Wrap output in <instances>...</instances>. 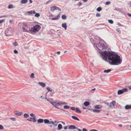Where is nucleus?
Listing matches in <instances>:
<instances>
[{
    "label": "nucleus",
    "instance_id": "33",
    "mask_svg": "<svg viewBox=\"0 0 131 131\" xmlns=\"http://www.w3.org/2000/svg\"><path fill=\"white\" fill-rule=\"evenodd\" d=\"M70 106L68 105H65L64 106V108L65 109H69L70 108Z\"/></svg>",
    "mask_w": 131,
    "mask_h": 131
},
{
    "label": "nucleus",
    "instance_id": "9",
    "mask_svg": "<svg viewBox=\"0 0 131 131\" xmlns=\"http://www.w3.org/2000/svg\"><path fill=\"white\" fill-rule=\"evenodd\" d=\"M115 102L114 101H113L110 103V105L109 106V107L111 108L113 107L115 105Z\"/></svg>",
    "mask_w": 131,
    "mask_h": 131
},
{
    "label": "nucleus",
    "instance_id": "31",
    "mask_svg": "<svg viewBox=\"0 0 131 131\" xmlns=\"http://www.w3.org/2000/svg\"><path fill=\"white\" fill-rule=\"evenodd\" d=\"M56 126H54L53 125V126H52L51 125H50V127H53V129H54V130H56V129H57V127H56Z\"/></svg>",
    "mask_w": 131,
    "mask_h": 131
},
{
    "label": "nucleus",
    "instance_id": "35",
    "mask_svg": "<svg viewBox=\"0 0 131 131\" xmlns=\"http://www.w3.org/2000/svg\"><path fill=\"white\" fill-rule=\"evenodd\" d=\"M32 119L33 120V122H35L37 121V120L36 119V116L35 117H33L32 118Z\"/></svg>",
    "mask_w": 131,
    "mask_h": 131
},
{
    "label": "nucleus",
    "instance_id": "55",
    "mask_svg": "<svg viewBox=\"0 0 131 131\" xmlns=\"http://www.w3.org/2000/svg\"><path fill=\"white\" fill-rule=\"evenodd\" d=\"M67 126H65L64 127V129L65 130L67 129Z\"/></svg>",
    "mask_w": 131,
    "mask_h": 131
},
{
    "label": "nucleus",
    "instance_id": "13",
    "mask_svg": "<svg viewBox=\"0 0 131 131\" xmlns=\"http://www.w3.org/2000/svg\"><path fill=\"white\" fill-rule=\"evenodd\" d=\"M125 109L129 110L131 109V105H126L125 107Z\"/></svg>",
    "mask_w": 131,
    "mask_h": 131
},
{
    "label": "nucleus",
    "instance_id": "10",
    "mask_svg": "<svg viewBox=\"0 0 131 131\" xmlns=\"http://www.w3.org/2000/svg\"><path fill=\"white\" fill-rule=\"evenodd\" d=\"M22 29L23 31L24 32H30V30H29L30 29V28H29V29H28V28H27V29H26L25 27H22Z\"/></svg>",
    "mask_w": 131,
    "mask_h": 131
},
{
    "label": "nucleus",
    "instance_id": "14",
    "mask_svg": "<svg viewBox=\"0 0 131 131\" xmlns=\"http://www.w3.org/2000/svg\"><path fill=\"white\" fill-rule=\"evenodd\" d=\"M57 9V7L56 6H54L51 7V8L50 10L52 12H53L55 10Z\"/></svg>",
    "mask_w": 131,
    "mask_h": 131
},
{
    "label": "nucleus",
    "instance_id": "52",
    "mask_svg": "<svg viewBox=\"0 0 131 131\" xmlns=\"http://www.w3.org/2000/svg\"><path fill=\"white\" fill-rule=\"evenodd\" d=\"M90 131H98L96 129H91V130H90Z\"/></svg>",
    "mask_w": 131,
    "mask_h": 131
},
{
    "label": "nucleus",
    "instance_id": "60",
    "mask_svg": "<svg viewBox=\"0 0 131 131\" xmlns=\"http://www.w3.org/2000/svg\"><path fill=\"white\" fill-rule=\"evenodd\" d=\"M128 16L129 17L131 16V14H128Z\"/></svg>",
    "mask_w": 131,
    "mask_h": 131
},
{
    "label": "nucleus",
    "instance_id": "63",
    "mask_svg": "<svg viewBox=\"0 0 131 131\" xmlns=\"http://www.w3.org/2000/svg\"><path fill=\"white\" fill-rule=\"evenodd\" d=\"M119 126L120 127H122V124H119Z\"/></svg>",
    "mask_w": 131,
    "mask_h": 131
},
{
    "label": "nucleus",
    "instance_id": "23",
    "mask_svg": "<svg viewBox=\"0 0 131 131\" xmlns=\"http://www.w3.org/2000/svg\"><path fill=\"white\" fill-rule=\"evenodd\" d=\"M72 117L74 119L77 120L78 121H80V120L77 117L74 116H72Z\"/></svg>",
    "mask_w": 131,
    "mask_h": 131
},
{
    "label": "nucleus",
    "instance_id": "20",
    "mask_svg": "<svg viewBox=\"0 0 131 131\" xmlns=\"http://www.w3.org/2000/svg\"><path fill=\"white\" fill-rule=\"evenodd\" d=\"M92 111L95 112L99 113L100 112V110H97L96 109H92Z\"/></svg>",
    "mask_w": 131,
    "mask_h": 131
},
{
    "label": "nucleus",
    "instance_id": "28",
    "mask_svg": "<svg viewBox=\"0 0 131 131\" xmlns=\"http://www.w3.org/2000/svg\"><path fill=\"white\" fill-rule=\"evenodd\" d=\"M111 69H108L107 70H104V72L105 73H108L110 72L111 71Z\"/></svg>",
    "mask_w": 131,
    "mask_h": 131
},
{
    "label": "nucleus",
    "instance_id": "17",
    "mask_svg": "<svg viewBox=\"0 0 131 131\" xmlns=\"http://www.w3.org/2000/svg\"><path fill=\"white\" fill-rule=\"evenodd\" d=\"M102 107V106L101 105H97L95 106V108L97 109H100Z\"/></svg>",
    "mask_w": 131,
    "mask_h": 131
},
{
    "label": "nucleus",
    "instance_id": "18",
    "mask_svg": "<svg viewBox=\"0 0 131 131\" xmlns=\"http://www.w3.org/2000/svg\"><path fill=\"white\" fill-rule=\"evenodd\" d=\"M27 0H21V4H26L28 2Z\"/></svg>",
    "mask_w": 131,
    "mask_h": 131
},
{
    "label": "nucleus",
    "instance_id": "49",
    "mask_svg": "<svg viewBox=\"0 0 131 131\" xmlns=\"http://www.w3.org/2000/svg\"><path fill=\"white\" fill-rule=\"evenodd\" d=\"M96 17H99L100 16V14L99 13H97L96 14Z\"/></svg>",
    "mask_w": 131,
    "mask_h": 131
},
{
    "label": "nucleus",
    "instance_id": "15",
    "mask_svg": "<svg viewBox=\"0 0 131 131\" xmlns=\"http://www.w3.org/2000/svg\"><path fill=\"white\" fill-rule=\"evenodd\" d=\"M62 26L64 28L65 30L67 28V24L66 23H64L62 24Z\"/></svg>",
    "mask_w": 131,
    "mask_h": 131
},
{
    "label": "nucleus",
    "instance_id": "57",
    "mask_svg": "<svg viewBox=\"0 0 131 131\" xmlns=\"http://www.w3.org/2000/svg\"><path fill=\"white\" fill-rule=\"evenodd\" d=\"M128 4L129 5V6H130V7H131V2H130Z\"/></svg>",
    "mask_w": 131,
    "mask_h": 131
},
{
    "label": "nucleus",
    "instance_id": "16",
    "mask_svg": "<svg viewBox=\"0 0 131 131\" xmlns=\"http://www.w3.org/2000/svg\"><path fill=\"white\" fill-rule=\"evenodd\" d=\"M22 114V112H16L15 113V114L16 115L19 116L21 115Z\"/></svg>",
    "mask_w": 131,
    "mask_h": 131
},
{
    "label": "nucleus",
    "instance_id": "19",
    "mask_svg": "<svg viewBox=\"0 0 131 131\" xmlns=\"http://www.w3.org/2000/svg\"><path fill=\"white\" fill-rule=\"evenodd\" d=\"M37 122L39 123H42L43 121V119L40 118L38 119L37 121Z\"/></svg>",
    "mask_w": 131,
    "mask_h": 131
},
{
    "label": "nucleus",
    "instance_id": "51",
    "mask_svg": "<svg viewBox=\"0 0 131 131\" xmlns=\"http://www.w3.org/2000/svg\"><path fill=\"white\" fill-rule=\"evenodd\" d=\"M51 19H52V20H57V17L54 18H52Z\"/></svg>",
    "mask_w": 131,
    "mask_h": 131
},
{
    "label": "nucleus",
    "instance_id": "42",
    "mask_svg": "<svg viewBox=\"0 0 131 131\" xmlns=\"http://www.w3.org/2000/svg\"><path fill=\"white\" fill-rule=\"evenodd\" d=\"M47 89L48 91L52 92V89L51 90H50V88L49 87L47 88Z\"/></svg>",
    "mask_w": 131,
    "mask_h": 131
},
{
    "label": "nucleus",
    "instance_id": "11",
    "mask_svg": "<svg viewBox=\"0 0 131 131\" xmlns=\"http://www.w3.org/2000/svg\"><path fill=\"white\" fill-rule=\"evenodd\" d=\"M53 106L56 108H57V103L56 102H54L51 103Z\"/></svg>",
    "mask_w": 131,
    "mask_h": 131
},
{
    "label": "nucleus",
    "instance_id": "30",
    "mask_svg": "<svg viewBox=\"0 0 131 131\" xmlns=\"http://www.w3.org/2000/svg\"><path fill=\"white\" fill-rule=\"evenodd\" d=\"M63 19H66V16L65 15H63L61 17Z\"/></svg>",
    "mask_w": 131,
    "mask_h": 131
},
{
    "label": "nucleus",
    "instance_id": "37",
    "mask_svg": "<svg viewBox=\"0 0 131 131\" xmlns=\"http://www.w3.org/2000/svg\"><path fill=\"white\" fill-rule=\"evenodd\" d=\"M8 16L7 15H3V16H0V18H2L4 17H8Z\"/></svg>",
    "mask_w": 131,
    "mask_h": 131
},
{
    "label": "nucleus",
    "instance_id": "59",
    "mask_svg": "<svg viewBox=\"0 0 131 131\" xmlns=\"http://www.w3.org/2000/svg\"><path fill=\"white\" fill-rule=\"evenodd\" d=\"M67 103L65 102H63V105H64V104H67Z\"/></svg>",
    "mask_w": 131,
    "mask_h": 131
},
{
    "label": "nucleus",
    "instance_id": "64",
    "mask_svg": "<svg viewBox=\"0 0 131 131\" xmlns=\"http://www.w3.org/2000/svg\"><path fill=\"white\" fill-rule=\"evenodd\" d=\"M128 88L129 89L131 90V86H129Z\"/></svg>",
    "mask_w": 131,
    "mask_h": 131
},
{
    "label": "nucleus",
    "instance_id": "38",
    "mask_svg": "<svg viewBox=\"0 0 131 131\" xmlns=\"http://www.w3.org/2000/svg\"><path fill=\"white\" fill-rule=\"evenodd\" d=\"M13 7V5L12 4H9L8 6V8H12Z\"/></svg>",
    "mask_w": 131,
    "mask_h": 131
},
{
    "label": "nucleus",
    "instance_id": "32",
    "mask_svg": "<svg viewBox=\"0 0 131 131\" xmlns=\"http://www.w3.org/2000/svg\"><path fill=\"white\" fill-rule=\"evenodd\" d=\"M40 16L39 14V13H37L35 15V17H38Z\"/></svg>",
    "mask_w": 131,
    "mask_h": 131
},
{
    "label": "nucleus",
    "instance_id": "43",
    "mask_svg": "<svg viewBox=\"0 0 131 131\" xmlns=\"http://www.w3.org/2000/svg\"><path fill=\"white\" fill-rule=\"evenodd\" d=\"M27 12L29 14H32V10L28 11Z\"/></svg>",
    "mask_w": 131,
    "mask_h": 131
},
{
    "label": "nucleus",
    "instance_id": "54",
    "mask_svg": "<svg viewBox=\"0 0 131 131\" xmlns=\"http://www.w3.org/2000/svg\"><path fill=\"white\" fill-rule=\"evenodd\" d=\"M32 13L34 14H36V13L35 10H32Z\"/></svg>",
    "mask_w": 131,
    "mask_h": 131
},
{
    "label": "nucleus",
    "instance_id": "3",
    "mask_svg": "<svg viewBox=\"0 0 131 131\" xmlns=\"http://www.w3.org/2000/svg\"><path fill=\"white\" fill-rule=\"evenodd\" d=\"M12 29L10 27H8L5 31V34L6 36H9L12 35Z\"/></svg>",
    "mask_w": 131,
    "mask_h": 131
},
{
    "label": "nucleus",
    "instance_id": "12",
    "mask_svg": "<svg viewBox=\"0 0 131 131\" xmlns=\"http://www.w3.org/2000/svg\"><path fill=\"white\" fill-rule=\"evenodd\" d=\"M38 84L43 88L46 85L45 84L42 82H39Z\"/></svg>",
    "mask_w": 131,
    "mask_h": 131
},
{
    "label": "nucleus",
    "instance_id": "8",
    "mask_svg": "<svg viewBox=\"0 0 131 131\" xmlns=\"http://www.w3.org/2000/svg\"><path fill=\"white\" fill-rule=\"evenodd\" d=\"M31 23H29L26 22H23L22 23V24L24 26L26 27L27 28H29V26H30Z\"/></svg>",
    "mask_w": 131,
    "mask_h": 131
},
{
    "label": "nucleus",
    "instance_id": "6",
    "mask_svg": "<svg viewBox=\"0 0 131 131\" xmlns=\"http://www.w3.org/2000/svg\"><path fill=\"white\" fill-rule=\"evenodd\" d=\"M127 90L126 88L122 89V90H119L118 91L117 93L118 95H120L123 94L124 92L127 91Z\"/></svg>",
    "mask_w": 131,
    "mask_h": 131
},
{
    "label": "nucleus",
    "instance_id": "50",
    "mask_svg": "<svg viewBox=\"0 0 131 131\" xmlns=\"http://www.w3.org/2000/svg\"><path fill=\"white\" fill-rule=\"evenodd\" d=\"M14 52L16 54L18 53V51H17V50L15 49L14 50Z\"/></svg>",
    "mask_w": 131,
    "mask_h": 131
},
{
    "label": "nucleus",
    "instance_id": "34",
    "mask_svg": "<svg viewBox=\"0 0 131 131\" xmlns=\"http://www.w3.org/2000/svg\"><path fill=\"white\" fill-rule=\"evenodd\" d=\"M102 10V8L101 7H99L97 9V10L98 12H100Z\"/></svg>",
    "mask_w": 131,
    "mask_h": 131
},
{
    "label": "nucleus",
    "instance_id": "41",
    "mask_svg": "<svg viewBox=\"0 0 131 131\" xmlns=\"http://www.w3.org/2000/svg\"><path fill=\"white\" fill-rule=\"evenodd\" d=\"M30 116L32 117H35L36 116L34 115V114L31 113L30 114Z\"/></svg>",
    "mask_w": 131,
    "mask_h": 131
},
{
    "label": "nucleus",
    "instance_id": "1",
    "mask_svg": "<svg viewBox=\"0 0 131 131\" xmlns=\"http://www.w3.org/2000/svg\"><path fill=\"white\" fill-rule=\"evenodd\" d=\"M101 54L103 59L106 61L108 59L109 63L111 65H118L122 62V60L119 56L113 54L110 51L101 52Z\"/></svg>",
    "mask_w": 131,
    "mask_h": 131
},
{
    "label": "nucleus",
    "instance_id": "24",
    "mask_svg": "<svg viewBox=\"0 0 131 131\" xmlns=\"http://www.w3.org/2000/svg\"><path fill=\"white\" fill-rule=\"evenodd\" d=\"M62 128V125L60 124H58V129L60 130V129H61Z\"/></svg>",
    "mask_w": 131,
    "mask_h": 131
},
{
    "label": "nucleus",
    "instance_id": "39",
    "mask_svg": "<svg viewBox=\"0 0 131 131\" xmlns=\"http://www.w3.org/2000/svg\"><path fill=\"white\" fill-rule=\"evenodd\" d=\"M111 4V2L110 1L107 2L105 3V4L106 5H108Z\"/></svg>",
    "mask_w": 131,
    "mask_h": 131
},
{
    "label": "nucleus",
    "instance_id": "5",
    "mask_svg": "<svg viewBox=\"0 0 131 131\" xmlns=\"http://www.w3.org/2000/svg\"><path fill=\"white\" fill-rule=\"evenodd\" d=\"M44 121L45 124H52L55 126H57V124H54V123H57V121H55L54 122L52 121H49L48 119H46L44 120Z\"/></svg>",
    "mask_w": 131,
    "mask_h": 131
},
{
    "label": "nucleus",
    "instance_id": "53",
    "mask_svg": "<svg viewBox=\"0 0 131 131\" xmlns=\"http://www.w3.org/2000/svg\"><path fill=\"white\" fill-rule=\"evenodd\" d=\"M83 131H88V130L85 128H83Z\"/></svg>",
    "mask_w": 131,
    "mask_h": 131
},
{
    "label": "nucleus",
    "instance_id": "61",
    "mask_svg": "<svg viewBox=\"0 0 131 131\" xmlns=\"http://www.w3.org/2000/svg\"><path fill=\"white\" fill-rule=\"evenodd\" d=\"M29 2L30 3H32V0H29Z\"/></svg>",
    "mask_w": 131,
    "mask_h": 131
},
{
    "label": "nucleus",
    "instance_id": "26",
    "mask_svg": "<svg viewBox=\"0 0 131 131\" xmlns=\"http://www.w3.org/2000/svg\"><path fill=\"white\" fill-rule=\"evenodd\" d=\"M29 116L28 114L27 113H25L24 115V117L25 118H27Z\"/></svg>",
    "mask_w": 131,
    "mask_h": 131
},
{
    "label": "nucleus",
    "instance_id": "56",
    "mask_svg": "<svg viewBox=\"0 0 131 131\" xmlns=\"http://www.w3.org/2000/svg\"><path fill=\"white\" fill-rule=\"evenodd\" d=\"M22 24V23H18V25L19 26L20 25H21V24Z\"/></svg>",
    "mask_w": 131,
    "mask_h": 131
},
{
    "label": "nucleus",
    "instance_id": "47",
    "mask_svg": "<svg viewBox=\"0 0 131 131\" xmlns=\"http://www.w3.org/2000/svg\"><path fill=\"white\" fill-rule=\"evenodd\" d=\"M5 20V19H2L0 20V24H1Z\"/></svg>",
    "mask_w": 131,
    "mask_h": 131
},
{
    "label": "nucleus",
    "instance_id": "40",
    "mask_svg": "<svg viewBox=\"0 0 131 131\" xmlns=\"http://www.w3.org/2000/svg\"><path fill=\"white\" fill-rule=\"evenodd\" d=\"M10 119H11L12 121H16V118H14V117L10 118Z\"/></svg>",
    "mask_w": 131,
    "mask_h": 131
},
{
    "label": "nucleus",
    "instance_id": "4",
    "mask_svg": "<svg viewBox=\"0 0 131 131\" xmlns=\"http://www.w3.org/2000/svg\"><path fill=\"white\" fill-rule=\"evenodd\" d=\"M97 48H98L99 50H101V49H103V48L105 47V44L104 43H99L95 45Z\"/></svg>",
    "mask_w": 131,
    "mask_h": 131
},
{
    "label": "nucleus",
    "instance_id": "7",
    "mask_svg": "<svg viewBox=\"0 0 131 131\" xmlns=\"http://www.w3.org/2000/svg\"><path fill=\"white\" fill-rule=\"evenodd\" d=\"M68 129H77L79 131H82L81 129L77 128L75 126L72 125H70L68 127Z\"/></svg>",
    "mask_w": 131,
    "mask_h": 131
},
{
    "label": "nucleus",
    "instance_id": "36",
    "mask_svg": "<svg viewBox=\"0 0 131 131\" xmlns=\"http://www.w3.org/2000/svg\"><path fill=\"white\" fill-rule=\"evenodd\" d=\"M34 74L33 73H32L30 76V77L31 78H34Z\"/></svg>",
    "mask_w": 131,
    "mask_h": 131
},
{
    "label": "nucleus",
    "instance_id": "58",
    "mask_svg": "<svg viewBox=\"0 0 131 131\" xmlns=\"http://www.w3.org/2000/svg\"><path fill=\"white\" fill-rule=\"evenodd\" d=\"M27 121H29L30 122H31L32 121V120H31V119H27Z\"/></svg>",
    "mask_w": 131,
    "mask_h": 131
},
{
    "label": "nucleus",
    "instance_id": "25",
    "mask_svg": "<svg viewBox=\"0 0 131 131\" xmlns=\"http://www.w3.org/2000/svg\"><path fill=\"white\" fill-rule=\"evenodd\" d=\"M75 112L79 113H81V112L80 110L78 108H76Z\"/></svg>",
    "mask_w": 131,
    "mask_h": 131
},
{
    "label": "nucleus",
    "instance_id": "2",
    "mask_svg": "<svg viewBox=\"0 0 131 131\" xmlns=\"http://www.w3.org/2000/svg\"><path fill=\"white\" fill-rule=\"evenodd\" d=\"M41 28V27L40 25H37L30 28L29 30H30V32L31 33L35 32H38Z\"/></svg>",
    "mask_w": 131,
    "mask_h": 131
},
{
    "label": "nucleus",
    "instance_id": "46",
    "mask_svg": "<svg viewBox=\"0 0 131 131\" xmlns=\"http://www.w3.org/2000/svg\"><path fill=\"white\" fill-rule=\"evenodd\" d=\"M108 22L111 24H113V21L111 20H108Z\"/></svg>",
    "mask_w": 131,
    "mask_h": 131
},
{
    "label": "nucleus",
    "instance_id": "27",
    "mask_svg": "<svg viewBox=\"0 0 131 131\" xmlns=\"http://www.w3.org/2000/svg\"><path fill=\"white\" fill-rule=\"evenodd\" d=\"M62 105H63V102L60 101H59L58 102V106H62Z\"/></svg>",
    "mask_w": 131,
    "mask_h": 131
},
{
    "label": "nucleus",
    "instance_id": "22",
    "mask_svg": "<svg viewBox=\"0 0 131 131\" xmlns=\"http://www.w3.org/2000/svg\"><path fill=\"white\" fill-rule=\"evenodd\" d=\"M89 104V102H85L84 103V104L86 106H88Z\"/></svg>",
    "mask_w": 131,
    "mask_h": 131
},
{
    "label": "nucleus",
    "instance_id": "29",
    "mask_svg": "<svg viewBox=\"0 0 131 131\" xmlns=\"http://www.w3.org/2000/svg\"><path fill=\"white\" fill-rule=\"evenodd\" d=\"M48 92H47L46 93V97H43V96H40L42 98V99H47L46 95H47V93H48Z\"/></svg>",
    "mask_w": 131,
    "mask_h": 131
},
{
    "label": "nucleus",
    "instance_id": "44",
    "mask_svg": "<svg viewBox=\"0 0 131 131\" xmlns=\"http://www.w3.org/2000/svg\"><path fill=\"white\" fill-rule=\"evenodd\" d=\"M70 109H71V110H72L74 111L75 110L76 108H75L74 107H71Z\"/></svg>",
    "mask_w": 131,
    "mask_h": 131
},
{
    "label": "nucleus",
    "instance_id": "48",
    "mask_svg": "<svg viewBox=\"0 0 131 131\" xmlns=\"http://www.w3.org/2000/svg\"><path fill=\"white\" fill-rule=\"evenodd\" d=\"M13 45L15 46H17L18 45L17 43L16 42H15L13 44Z\"/></svg>",
    "mask_w": 131,
    "mask_h": 131
},
{
    "label": "nucleus",
    "instance_id": "21",
    "mask_svg": "<svg viewBox=\"0 0 131 131\" xmlns=\"http://www.w3.org/2000/svg\"><path fill=\"white\" fill-rule=\"evenodd\" d=\"M46 99L47 101L49 102H50V103H51L53 101V99H48L47 97V99Z\"/></svg>",
    "mask_w": 131,
    "mask_h": 131
},
{
    "label": "nucleus",
    "instance_id": "62",
    "mask_svg": "<svg viewBox=\"0 0 131 131\" xmlns=\"http://www.w3.org/2000/svg\"><path fill=\"white\" fill-rule=\"evenodd\" d=\"M83 1L84 2H87L88 0H83Z\"/></svg>",
    "mask_w": 131,
    "mask_h": 131
},
{
    "label": "nucleus",
    "instance_id": "45",
    "mask_svg": "<svg viewBox=\"0 0 131 131\" xmlns=\"http://www.w3.org/2000/svg\"><path fill=\"white\" fill-rule=\"evenodd\" d=\"M4 127L2 125H0V129L3 130L4 129Z\"/></svg>",
    "mask_w": 131,
    "mask_h": 131
}]
</instances>
